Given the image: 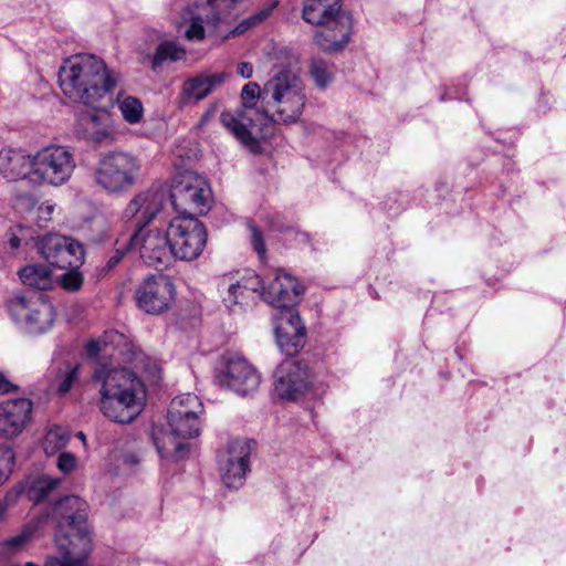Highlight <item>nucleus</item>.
Returning <instances> with one entry per match:
<instances>
[{"mask_svg": "<svg viewBox=\"0 0 566 566\" xmlns=\"http://www.w3.org/2000/svg\"><path fill=\"white\" fill-rule=\"evenodd\" d=\"M61 484V478L51 476L49 474H35L29 476L13 489L14 491H19V496L25 494L29 501L36 504L55 495Z\"/></svg>", "mask_w": 566, "mask_h": 566, "instance_id": "26", "label": "nucleus"}, {"mask_svg": "<svg viewBox=\"0 0 566 566\" xmlns=\"http://www.w3.org/2000/svg\"><path fill=\"white\" fill-rule=\"evenodd\" d=\"M209 115H210V112L206 113V115L203 116V119H206Z\"/></svg>", "mask_w": 566, "mask_h": 566, "instance_id": "52", "label": "nucleus"}, {"mask_svg": "<svg viewBox=\"0 0 566 566\" xmlns=\"http://www.w3.org/2000/svg\"><path fill=\"white\" fill-rule=\"evenodd\" d=\"M38 250L48 263L60 269L78 268L84 258L81 243L57 233L42 237L38 242Z\"/></svg>", "mask_w": 566, "mask_h": 566, "instance_id": "19", "label": "nucleus"}, {"mask_svg": "<svg viewBox=\"0 0 566 566\" xmlns=\"http://www.w3.org/2000/svg\"><path fill=\"white\" fill-rule=\"evenodd\" d=\"M127 248H130L129 247V241L128 242H125L123 244V248H117L114 255H112L109 258V260L107 261V266L109 269L114 268L117 263H119V261L123 259L124 254H125V249Z\"/></svg>", "mask_w": 566, "mask_h": 566, "instance_id": "46", "label": "nucleus"}, {"mask_svg": "<svg viewBox=\"0 0 566 566\" xmlns=\"http://www.w3.org/2000/svg\"><path fill=\"white\" fill-rule=\"evenodd\" d=\"M21 283L36 290H49L53 286L52 272L44 264H28L18 272Z\"/></svg>", "mask_w": 566, "mask_h": 566, "instance_id": "28", "label": "nucleus"}, {"mask_svg": "<svg viewBox=\"0 0 566 566\" xmlns=\"http://www.w3.org/2000/svg\"><path fill=\"white\" fill-rule=\"evenodd\" d=\"M77 437H78L82 441H85V434H84L82 431H80V432L77 433Z\"/></svg>", "mask_w": 566, "mask_h": 566, "instance_id": "49", "label": "nucleus"}, {"mask_svg": "<svg viewBox=\"0 0 566 566\" xmlns=\"http://www.w3.org/2000/svg\"><path fill=\"white\" fill-rule=\"evenodd\" d=\"M25 229L21 226H18L15 228H11L7 235H8V245L12 250H17L20 248L23 238V232Z\"/></svg>", "mask_w": 566, "mask_h": 566, "instance_id": "42", "label": "nucleus"}, {"mask_svg": "<svg viewBox=\"0 0 566 566\" xmlns=\"http://www.w3.org/2000/svg\"><path fill=\"white\" fill-rule=\"evenodd\" d=\"M303 290V285L294 276L276 269L270 273L266 285L262 281L261 300L275 307L279 313L295 310Z\"/></svg>", "mask_w": 566, "mask_h": 566, "instance_id": "18", "label": "nucleus"}, {"mask_svg": "<svg viewBox=\"0 0 566 566\" xmlns=\"http://www.w3.org/2000/svg\"><path fill=\"white\" fill-rule=\"evenodd\" d=\"M306 103V86L302 78L282 70L263 85L261 116L279 125L296 124L303 117Z\"/></svg>", "mask_w": 566, "mask_h": 566, "instance_id": "5", "label": "nucleus"}, {"mask_svg": "<svg viewBox=\"0 0 566 566\" xmlns=\"http://www.w3.org/2000/svg\"><path fill=\"white\" fill-rule=\"evenodd\" d=\"M19 499V491L11 489L7 492L4 497L0 500V522L6 521L8 511L12 507Z\"/></svg>", "mask_w": 566, "mask_h": 566, "instance_id": "41", "label": "nucleus"}, {"mask_svg": "<svg viewBox=\"0 0 566 566\" xmlns=\"http://www.w3.org/2000/svg\"><path fill=\"white\" fill-rule=\"evenodd\" d=\"M273 389L279 399L295 402L304 398H318L326 387L306 361L285 359L273 373Z\"/></svg>", "mask_w": 566, "mask_h": 566, "instance_id": "8", "label": "nucleus"}, {"mask_svg": "<svg viewBox=\"0 0 566 566\" xmlns=\"http://www.w3.org/2000/svg\"><path fill=\"white\" fill-rule=\"evenodd\" d=\"M129 247H138L140 258L148 265L167 264L172 259L168 228L138 229L129 237Z\"/></svg>", "mask_w": 566, "mask_h": 566, "instance_id": "20", "label": "nucleus"}, {"mask_svg": "<svg viewBox=\"0 0 566 566\" xmlns=\"http://www.w3.org/2000/svg\"><path fill=\"white\" fill-rule=\"evenodd\" d=\"M163 189H147L140 191L127 203L123 211L125 220H135L139 229H144L161 210L166 200Z\"/></svg>", "mask_w": 566, "mask_h": 566, "instance_id": "24", "label": "nucleus"}, {"mask_svg": "<svg viewBox=\"0 0 566 566\" xmlns=\"http://www.w3.org/2000/svg\"><path fill=\"white\" fill-rule=\"evenodd\" d=\"M122 462L125 469L130 471L139 464V458L135 453H125L122 457Z\"/></svg>", "mask_w": 566, "mask_h": 566, "instance_id": "47", "label": "nucleus"}, {"mask_svg": "<svg viewBox=\"0 0 566 566\" xmlns=\"http://www.w3.org/2000/svg\"><path fill=\"white\" fill-rule=\"evenodd\" d=\"M57 523V545L61 557L49 556L46 566H90L92 537L87 525V504L76 495L64 496L52 509Z\"/></svg>", "mask_w": 566, "mask_h": 566, "instance_id": "3", "label": "nucleus"}, {"mask_svg": "<svg viewBox=\"0 0 566 566\" xmlns=\"http://www.w3.org/2000/svg\"><path fill=\"white\" fill-rule=\"evenodd\" d=\"M116 103L125 122L130 125L140 123L144 116V106L139 98L118 94Z\"/></svg>", "mask_w": 566, "mask_h": 566, "instance_id": "30", "label": "nucleus"}, {"mask_svg": "<svg viewBox=\"0 0 566 566\" xmlns=\"http://www.w3.org/2000/svg\"><path fill=\"white\" fill-rule=\"evenodd\" d=\"M7 311L21 332L34 336L51 331L56 318L53 304L42 294H15L7 301Z\"/></svg>", "mask_w": 566, "mask_h": 566, "instance_id": "9", "label": "nucleus"}, {"mask_svg": "<svg viewBox=\"0 0 566 566\" xmlns=\"http://www.w3.org/2000/svg\"><path fill=\"white\" fill-rule=\"evenodd\" d=\"M203 406L195 394L175 397L167 412V427L154 428L153 440L161 459L180 461L190 452L189 439L200 433Z\"/></svg>", "mask_w": 566, "mask_h": 566, "instance_id": "4", "label": "nucleus"}, {"mask_svg": "<svg viewBox=\"0 0 566 566\" xmlns=\"http://www.w3.org/2000/svg\"><path fill=\"white\" fill-rule=\"evenodd\" d=\"M77 467V458L71 452H61L57 457L56 468L64 474H70Z\"/></svg>", "mask_w": 566, "mask_h": 566, "instance_id": "38", "label": "nucleus"}, {"mask_svg": "<svg viewBox=\"0 0 566 566\" xmlns=\"http://www.w3.org/2000/svg\"><path fill=\"white\" fill-rule=\"evenodd\" d=\"M251 232V244L259 258L263 260L266 255V247L261 231L254 226H249Z\"/></svg>", "mask_w": 566, "mask_h": 566, "instance_id": "39", "label": "nucleus"}, {"mask_svg": "<svg viewBox=\"0 0 566 566\" xmlns=\"http://www.w3.org/2000/svg\"><path fill=\"white\" fill-rule=\"evenodd\" d=\"M260 382L261 376L256 368L239 354L223 355L214 370V384L241 397L254 394Z\"/></svg>", "mask_w": 566, "mask_h": 566, "instance_id": "12", "label": "nucleus"}, {"mask_svg": "<svg viewBox=\"0 0 566 566\" xmlns=\"http://www.w3.org/2000/svg\"><path fill=\"white\" fill-rule=\"evenodd\" d=\"M18 386L9 380L4 374L0 373V395H7L17 391Z\"/></svg>", "mask_w": 566, "mask_h": 566, "instance_id": "45", "label": "nucleus"}, {"mask_svg": "<svg viewBox=\"0 0 566 566\" xmlns=\"http://www.w3.org/2000/svg\"><path fill=\"white\" fill-rule=\"evenodd\" d=\"M59 85L71 101L96 109L117 85V75L98 56L76 54L60 66Z\"/></svg>", "mask_w": 566, "mask_h": 566, "instance_id": "2", "label": "nucleus"}, {"mask_svg": "<svg viewBox=\"0 0 566 566\" xmlns=\"http://www.w3.org/2000/svg\"><path fill=\"white\" fill-rule=\"evenodd\" d=\"M85 349L96 363L92 385L98 392L101 412L114 422L134 421L145 407L146 386L135 371L120 364H135L142 353L117 331L90 340Z\"/></svg>", "mask_w": 566, "mask_h": 566, "instance_id": "1", "label": "nucleus"}, {"mask_svg": "<svg viewBox=\"0 0 566 566\" xmlns=\"http://www.w3.org/2000/svg\"><path fill=\"white\" fill-rule=\"evenodd\" d=\"M78 365H66L64 374L61 376V380L57 385V390L60 394H66L75 382L78 377Z\"/></svg>", "mask_w": 566, "mask_h": 566, "instance_id": "36", "label": "nucleus"}, {"mask_svg": "<svg viewBox=\"0 0 566 566\" xmlns=\"http://www.w3.org/2000/svg\"><path fill=\"white\" fill-rule=\"evenodd\" d=\"M75 168V156L69 147H43L33 155V185L60 187L71 179Z\"/></svg>", "mask_w": 566, "mask_h": 566, "instance_id": "11", "label": "nucleus"}, {"mask_svg": "<svg viewBox=\"0 0 566 566\" xmlns=\"http://www.w3.org/2000/svg\"><path fill=\"white\" fill-rule=\"evenodd\" d=\"M70 270L61 276V284L67 291H77L83 284V276L76 270L77 268H69Z\"/></svg>", "mask_w": 566, "mask_h": 566, "instance_id": "37", "label": "nucleus"}, {"mask_svg": "<svg viewBox=\"0 0 566 566\" xmlns=\"http://www.w3.org/2000/svg\"><path fill=\"white\" fill-rule=\"evenodd\" d=\"M211 191L207 180L191 170L177 175L172 181L170 199L180 216L193 217L209 208Z\"/></svg>", "mask_w": 566, "mask_h": 566, "instance_id": "13", "label": "nucleus"}, {"mask_svg": "<svg viewBox=\"0 0 566 566\" xmlns=\"http://www.w3.org/2000/svg\"><path fill=\"white\" fill-rule=\"evenodd\" d=\"M237 73L242 78H250L253 75V65L250 62H240L237 65Z\"/></svg>", "mask_w": 566, "mask_h": 566, "instance_id": "48", "label": "nucleus"}, {"mask_svg": "<svg viewBox=\"0 0 566 566\" xmlns=\"http://www.w3.org/2000/svg\"><path fill=\"white\" fill-rule=\"evenodd\" d=\"M186 50L178 45L175 41H163L156 48L155 54L151 59V66L154 70L163 66L166 62H177L184 60Z\"/></svg>", "mask_w": 566, "mask_h": 566, "instance_id": "29", "label": "nucleus"}, {"mask_svg": "<svg viewBox=\"0 0 566 566\" xmlns=\"http://www.w3.org/2000/svg\"><path fill=\"white\" fill-rule=\"evenodd\" d=\"M302 18L317 28L314 42L326 53L343 51L352 39L353 19L342 0H304Z\"/></svg>", "mask_w": 566, "mask_h": 566, "instance_id": "6", "label": "nucleus"}, {"mask_svg": "<svg viewBox=\"0 0 566 566\" xmlns=\"http://www.w3.org/2000/svg\"><path fill=\"white\" fill-rule=\"evenodd\" d=\"M24 566H39V565H36V564L32 563V562H28V563L24 564ZM44 566H46V563L44 564Z\"/></svg>", "mask_w": 566, "mask_h": 566, "instance_id": "50", "label": "nucleus"}, {"mask_svg": "<svg viewBox=\"0 0 566 566\" xmlns=\"http://www.w3.org/2000/svg\"><path fill=\"white\" fill-rule=\"evenodd\" d=\"M33 402L28 398H12L0 402V438L12 440L30 424Z\"/></svg>", "mask_w": 566, "mask_h": 566, "instance_id": "22", "label": "nucleus"}, {"mask_svg": "<svg viewBox=\"0 0 566 566\" xmlns=\"http://www.w3.org/2000/svg\"><path fill=\"white\" fill-rule=\"evenodd\" d=\"M70 440L69 430L62 426L51 427L43 440V450L48 455H52L63 449Z\"/></svg>", "mask_w": 566, "mask_h": 566, "instance_id": "33", "label": "nucleus"}, {"mask_svg": "<svg viewBox=\"0 0 566 566\" xmlns=\"http://www.w3.org/2000/svg\"><path fill=\"white\" fill-rule=\"evenodd\" d=\"M0 174L9 181L23 179L33 184V155L21 149H1Z\"/></svg>", "mask_w": 566, "mask_h": 566, "instance_id": "25", "label": "nucleus"}, {"mask_svg": "<svg viewBox=\"0 0 566 566\" xmlns=\"http://www.w3.org/2000/svg\"><path fill=\"white\" fill-rule=\"evenodd\" d=\"M279 231L283 232L286 231L287 234L294 239L297 245L300 247H306L310 245L311 239L310 234L296 229H293L292 227H289L286 229L277 228Z\"/></svg>", "mask_w": 566, "mask_h": 566, "instance_id": "43", "label": "nucleus"}, {"mask_svg": "<svg viewBox=\"0 0 566 566\" xmlns=\"http://www.w3.org/2000/svg\"><path fill=\"white\" fill-rule=\"evenodd\" d=\"M77 135L93 144H112L116 140L114 120L107 112H86L77 120Z\"/></svg>", "mask_w": 566, "mask_h": 566, "instance_id": "23", "label": "nucleus"}, {"mask_svg": "<svg viewBox=\"0 0 566 566\" xmlns=\"http://www.w3.org/2000/svg\"><path fill=\"white\" fill-rule=\"evenodd\" d=\"M277 4H279L277 0H271V2L266 7L258 10L255 13H253L250 17H248L247 19L242 20L239 23V25L237 27L235 31L238 33H243L248 29L262 23L270 17L271 12Z\"/></svg>", "mask_w": 566, "mask_h": 566, "instance_id": "34", "label": "nucleus"}, {"mask_svg": "<svg viewBox=\"0 0 566 566\" xmlns=\"http://www.w3.org/2000/svg\"><path fill=\"white\" fill-rule=\"evenodd\" d=\"M143 170L142 159L130 151L108 150L98 157L93 179L108 195H122L133 189Z\"/></svg>", "mask_w": 566, "mask_h": 566, "instance_id": "7", "label": "nucleus"}, {"mask_svg": "<svg viewBox=\"0 0 566 566\" xmlns=\"http://www.w3.org/2000/svg\"><path fill=\"white\" fill-rule=\"evenodd\" d=\"M167 228L172 258L192 261L202 254L208 234L200 220L195 217L179 216L174 218Z\"/></svg>", "mask_w": 566, "mask_h": 566, "instance_id": "14", "label": "nucleus"}, {"mask_svg": "<svg viewBox=\"0 0 566 566\" xmlns=\"http://www.w3.org/2000/svg\"><path fill=\"white\" fill-rule=\"evenodd\" d=\"M440 99L441 101H447L448 98L444 95H442Z\"/></svg>", "mask_w": 566, "mask_h": 566, "instance_id": "51", "label": "nucleus"}, {"mask_svg": "<svg viewBox=\"0 0 566 566\" xmlns=\"http://www.w3.org/2000/svg\"><path fill=\"white\" fill-rule=\"evenodd\" d=\"M310 74L319 88H326L334 80L335 65L322 57H313L310 63Z\"/></svg>", "mask_w": 566, "mask_h": 566, "instance_id": "32", "label": "nucleus"}, {"mask_svg": "<svg viewBox=\"0 0 566 566\" xmlns=\"http://www.w3.org/2000/svg\"><path fill=\"white\" fill-rule=\"evenodd\" d=\"M54 210L55 205L51 201L40 203L34 211L38 224L40 227H43V223L50 221L52 219Z\"/></svg>", "mask_w": 566, "mask_h": 566, "instance_id": "40", "label": "nucleus"}, {"mask_svg": "<svg viewBox=\"0 0 566 566\" xmlns=\"http://www.w3.org/2000/svg\"><path fill=\"white\" fill-rule=\"evenodd\" d=\"M175 296V284L169 276L164 274L148 276L135 292L138 308L151 315H159L168 311Z\"/></svg>", "mask_w": 566, "mask_h": 566, "instance_id": "16", "label": "nucleus"}, {"mask_svg": "<svg viewBox=\"0 0 566 566\" xmlns=\"http://www.w3.org/2000/svg\"><path fill=\"white\" fill-rule=\"evenodd\" d=\"M243 109L223 112L220 116L222 125L249 150L256 153L260 143L251 132L254 120L252 114H260L263 108V87L255 82L247 83L241 92Z\"/></svg>", "mask_w": 566, "mask_h": 566, "instance_id": "10", "label": "nucleus"}, {"mask_svg": "<svg viewBox=\"0 0 566 566\" xmlns=\"http://www.w3.org/2000/svg\"><path fill=\"white\" fill-rule=\"evenodd\" d=\"M196 10L199 12H192V10L189 9V15H190V27L186 31V38L189 40H202L205 38V29H203V22H210L212 24L218 23V21H212L211 19H208L207 17L211 18L213 11L208 8L205 9V4L202 6H195Z\"/></svg>", "mask_w": 566, "mask_h": 566, "instance_id": "31", "label": "nucleus"}, {"mask_svg": "<svg viewBox=\"0 0 566 566\" xmlns=\"http://www.w3.org/2000/svg\"><path fill=\"white\" fill-rule=\"evenodd\" d=\"M262 280L253 271L224 275L219 284L224 306L232 313H242L261 300Z\"/></svg>", "mask_w": 566, "mask_h": 566, "instance_id": "15", "label": "nucleus"}, {"mask_svg": "<svg viewBox=\"0 0 566 566\" xmlns=\"http://www.w3.org/2000/svg\"><path fill=\"white\" fill-rule=\"evenodd\" d=\"M30 536L31 533L29 531H23L19 535L6 539L3 545L10 549H19L29 541Z\"/></svg>", "mask_w": 566, "mask_h": 566, "instance_id": "44", "label": "nucleus"}, {"mask_svg": "<svg viewBox=\"0 0 566 566\" xmlns=\"http://www.w3.org/2000/svg\"><path fill=\"white\" fill-rule=\"evenodd\" d=\"M228 77L227 72L201 73L185 81L182 95L186 99L201 101L220 87Z\"/></svg>", "mask_w": 566, "mask_h": 566, "instance_id": "27", "label": "nucleus"}, {"mask_svg": "<svg viewBox=\"0 0 566 566\" xmlns=\"http://www.w3.org/2000/svg\"><path fill=\"white\" fill-rule=\"evenodd\" d=\"M275 339L277 347L286 356H294L304 347L306 328L296 310L277 313Z\"/></svg>", "mask_w": 566, "mask_h": 566, "instance_id": "21", "label": "nucleus"}, {"mask_svg": "<svg viewBox=\"0 0 566 566\" xmlns=\"http://www.w3.org/2000/svg\"><path fill=\"white\" fill-rule=\"evenodd\" d=\"M251 441L234 439L228 442L227 449L219 455L218 463L221 479L228 489H239L250 471Z\"/></svg>", "mask_w": 566, "mask_h": 566, "instance_id": "17", "label": "nucleus"}, {"mask_svg": "<svg viewBox=\"0 0 566 566\" xmlns=\"http://www.w3.org/2000/svg\"><path fill=\"white\" fill-rule=\"evenodd\" d=\"M14 463V450L8 446H0V485L9 479Z\"/></svg>", "mask_w": 566, "mask_h": 566, "instance_id": "35", "label": "nucleus"}]
</instances>
